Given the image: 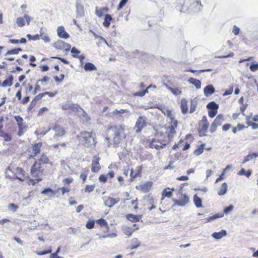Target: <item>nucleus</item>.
I'll return each mask as SVG.
<instances>
[{
	"instance_id": "nucleus-54",
	"label": "nucleus",
	"mask_w": 258,
	"mask_h": 258,
	"mask_svg": "<svg viewBox=\"0 0 258 258\" xmlns=\"http://www.w3.org/2000/svg\"><path fill=\"white\" fill-rule=\"evenodd\" d=\"M41 90L40 85L39 84V82L37 81L34 86L33 90L32 91V94L35 95L38 92Z\"/></svg>"
},
{
	"instance_id": "nucleus-3",
	"label": "nucleus",
	"mask_w": 258,
	"mask_h": 258,
	"mask_svg": "<svg viewBox=\"0 0 258 258\" xmlns=\"http://www.w3.org/2000/svg\"><path fill=\"white\" fill-rule=\"evenodd\" d=\"M5 176L11 180H18L23 182L28 179L29 175L22 167L16 166L14 163H11L6 169Z\"/></svg>"
},
{
	"instance_id": "nucleus-61",
	"label": "nucleus",
	"mask_w": 258,
	"mask_h": 258,
	"mask_svg": "<svg viewBox=\"0 0 258 258\" xmlns=\"http://www.w3.org/2000/svg\"><path fill=\"white\" fill-rule=\"evenodd\" d=\"M128 0H121L119 3L118 6H117V9L118 11L121 10L127 3Z\"/></svg>"
},
{
	"instance_id": "nucleus-13",
	"label": "nucleus",
	"mask_w": 258,
	"mask_h": 258,
	"mask_svg": "<svg viewBox=\"0 0 258 258\" xmlns=\"http://www.w3.org/2000/svg\"><path fill=\"white\" fill-rule=\"evenodd\" d=\"M207 108L208 109V115L210 118L214 117L218 112L219 105L214 101H212L209 103L207 105Z\"/></svg>"
},
{
	"instance_id": "nucleus-24",
	"label": "nucleus",
	"mask_w": 258,
	"mask_h": 258,
	"mask_svg": "<svg viewBox=\"0 0 258 258\" xmlns=\"http://www.w3.org/2000/svg\"><path fill=\"white\" fill-rule=\"evenodd\" d=\"M71 52L73 57L78 58L80 60V61H82L85 58V56L83 54L79 55V54L80 53V51L77 49L75 47H73L71 49Z\"/></svg>"
},
{
	"instance_id": "nucleus-27",
	"label": "nucleus",
	"mask_w": 258,
	"mask_h": 258,
	"mask_svg": "<svg viewBox=\"0 0 258 258\" xmlns=\"http://www.w3.org/2000/svg\"><path fill=\"white\" fill-rule=\"evenodd\" d=\"M215 91V88L212 85H208L204 89V93L205 96H209L213 94Z\"/></svg>"
},
{
	"instance_id": "nucleus-58",
	"label": "nucleus",
	"mask_w": 258,
	"mask_h": 258,
	"mask_svg": "<svg viewBox=\"0 0 258 258\" xmlns=\"http://www.w3.org/2000/svg\"><path fill=\"white\" fill-rule=\"evenodd\" d=\"M26 37L29 40H37L40 39V35H39L38 34H36L35 35L27 34Z\"/></svg>"
},
{
	"instance_id": "nucleus-2",
	"label": "nucleus",
	"mask_w": 258,
	"mask_h": 258,
	"mask_svg": "<svg viewBox=\"0 0 258 258\" xmlns=\"http://www.w3.org/2000/svg\"><path fill=\"white\" fill-rule=\"evenodd\" d=\"M162 112L169 119V121L156 133L170 144L176 134L178 121L171 110L166 109L165 111H162Z\"/></svg>"
},
{
	"instance_id": "nucleus-50",
	"label": "nucleus",
	"mask_w": 258,
	"mask_h": 258,
	"mask_svg": "<svg viewBox=\"0 0 258 258\" xmlns=\"http://www.w3.org/2000/svg\"><path fill=\"white\" fill-rule=\"evenodd\" d=\"M151 87V85L149 86L145 90L142 91H139L134 94L135 96L142 97L144 96L146 93H148V90Z\"/></svg>"
},
{
	"instance_id": "nucleus-20",
	"label": "nucleus",
	"mask_w": 258,
	"mask_h": 258,
	"mask_svg": "<svg viewBox=\"0 0 258 258\" xmlns=\"http://www.w3.org/2000/svg\"><path fill=\"white\" fill-rule=\"evenodd\" d=\"M182 147V151H185L190 147V143L187 141L180 140L177 144L173 146V149H175L176 148Z\"/></svg>"
},
{
	"instance_id": "nucleus-35",
	"label": "nucleus",
	"mask_w": 258,
	"mask_h": 258,
	"mask_svg": "<svg viewBox=\"0 0 258 258\" xmlns=\"http://www.w3.org/2000/svg\"><path fill=\"white\" fill-rule=\"evenodd\" d=\"M189 83L194 85L198 89H200L201 87V82L199 80L195 79L194 78H190L188 79Z\"/></svg>"
},
{
	"instance_id": "nucleus-43",
	"label": "nucleus",
	"mask_w": 258,
	"mask_h": 258,
	"mask_svg": "<svg viewBox=\"0 0 258 258\" xmlns=\"http://www.w3.org/2000/svg\"><path fill=\"white\" fill-rule=\"evenodd\" d=\"M227 190V185L226 183L224 182L221 185L220 190L218 191V194L219 196H222L226 194Z\"/></svg>"
},
{
	"instance_id": "nucleus-45",
	"label": "nucleus",
	"mask_w": 258,
	"mask_h": 258,
	"mask_svg": "<svg viewBox=\"0 0 258 258\" xmlns=\"http://www.w3.org/2000/svg\"><path fill=\"white\" fill-rule=\"evenodd\" d=\"M197 106V101L195 99H191L189 112L192 113L196 110Z\"/></svg>"
},
{
	"instance_id": "nucleus-41",
	"label": "nucleus",
	"mask_w": 258,
	"mask_h": 258,
	"mask_svg": "<svg viewBox=\"0 0 258 258\" xmlns=\"http://www.w3.org/2000/svg\"><path fill=\"white\" fill-rule=\"evenodd\" d=\"M194 202L197 208H201L202 207V200L197 195H195L194 196Z\"/></svg>"
},
{
	"instance_id": "nucleus-26",
	"label": "nucleus",
	"mask_w": 258,
	"mask_h": 258,
	"mask_svg": "<svg viewBox=\"0 0 258 258\" xmlns=\"http://www.w3.org/2000/svg\"><path fill=\"white\" fill-rule=\"evenodd\" d=\"M252 113L245 116L246 122L248 126H251L252 128L255 130L258 128V123L253 122L250 120L252 117Z\"/></svg>"
},
{
	"instance_id": "nucleus-40",
	"label": "nucleus",
	"mask_w": 258,
	"mask_h": 258,
	"mask_svg": "<svg viewBox=\"0 0 258 258\" xmlns=\"http://www.w3.org/2000/svg\"><path fill=\"white\" fill-rule=\"evenodd\" d=\"M141 245V242L140 241L136 238H135L132 239L131 245V249H134L138 248Z\"/></svg>"
},
{
	"instance_id": "nucleus-36",
	"label": "nucleus",
	"mask_w": 258,
	"mask_h": 258,
	"mask_svg": "<svg viewBox=\"0 0 258 258\" xmlns=\"http://www.w3.org/2000/svg\"><path fill=\"white\" fill-rule=\"evenodd\" d=\"M96 223L99 225L101 227H104L107 230V231H108L109 226L105 219L103 218H100L96 221Z\"/></svg>"
},
{
	"instance_id": "nucleus-7",
	"label": "nucleus",
	"mask_w": 258,
	"mask_h": 258,
	"mask_svg": "<svg viewBox=\"0 0 258 258\" xmlns=\"http://www.w3.org/2000/svg\"><path fill=\"white\" fill-rule=\"evenodd\" d=\"M42 147V143L38 142L32 144L31 147L28 148L26 152L28 154V159H34L41 152V149Z\"/></svg>"
},
{
	"instance_id": "nucleus-60",
	"label": "nucleus",
	"mask_w": 258,
	"mask_h": 258,
	"mask_svg": "<svg viewBox=\"0 0 258 258\" xmlns=\"http://www.w3.org/2000/svg\"><path fill=\"white\" fill-rule=\"evenodd\" d=\"M194 7H196V9L198 11H200L201 10L202 5L201 4V2L200 0L196 1L193 4Z\"/></svg>"
},
{
	"instance_id": "nucleus-1",
	"label": "nucleus",
	"mask_w": 258,
	"mask_h": 258,
	"mask_svg": "<svg viewBox=\"0 0 258 258\" xmlns=\"http://www.w3.org/2000/svg\"><path fill=\"white\" fill-rule=\"evenodd\" d=\"M47 165H53V163L50 161L49 157L44 153L35 160L30 168V174L34 179H29V183L32 185L38 183L42 180V177L46 171Z\"/></svg>"
},
{
	"instance_id": "nucleus-21",
	"label": "nucleus",
	"mask_w": 258,
	"mask_h": 258,
	"mask_svg": "<svg viewBox=\"0 0 258 258\" xmlns=\"http://www.w3.org/2000/svg\"><path fill=\"white\" fill-rule=\"evenodd\" d=\"M114 172L112 170L109 171L107 174H100L99 177V181L100 182L105 183L107 181V178L109 177L110 179L114 176Z\"/></svg>"
},
{
	"instance_id": "nucleus-52",
	"label": "nucleus",
	"mask_w": 258,
	"mask_h": 258,
	"mask_svg": "<svg viewBox=\"0 0 258 258\" xmlns=\"http://www.w3.org/2000/svg\"><path fill=\"white\" fill-rule=\"evenodd\" d=\"M61 108L63 110H68V109L74 110L75 108L77 110L78 109V107H75L74 104H66V105H62Z\"/></svg>"
},
{
	"instance_id": "nucleus-5",
	"label": "nucleus",
	"mask_w": 258,
	"mask_h": 258,
	"mask_svg": "<svg viewBox=\"0 0 258 258\" xmlns=\"http://www.w3.org/2000/svg\"><path fill=\"white\" fill-rule=\"evenodd\" d=\"M147 143L149 144V147L152 149L159 151L165 148L169 144L164 139L155 133L154 138L151 140H148Z\"/></svg>"
},
{
	"instance_id": "nucleus-11",
	"label": "nucleus",
	"mask_w": 258,
	"mask_h": 258,
	"mask_svg": "<svg viewBox=\"0 0 258 258\" xmlns=\"http://www.w3.org/2000/svg\"><path fill=\"white\" fill-rule=\"evenodd\" d=\"M147 125L146 117L145 116H140L137 118L134 127L135 132L137 134L141 133Z\"/></svg>"
},
{
	"instance_id": "nucleus-57",
	"label": "nucleus",
	"mask_w": 258,
	"mask_h": 258,
	"mask_svg": "<svg viewBox=\"0 0 258 258\" xmlns=\"http://www.w3.org/2000/svg\"><path fill=\"white\" fill-rule=\"evenodd\" d=\"M95 222L94 220H89L86 225V227L88 229H92L94 227Z\"/></svg>"
},
{
	"instance_id": "nucleus-6",
	"label": "nucleus",
	"mask_w": 258,
	"mask_h": 258,
	"mask_svg": "<svg viewBox=\"0 0 258 258\" xmlns=\"http://www.w3.org/2000/svg\"><path fill=\"white\" fill-rule=\"evenodd\" d=\"M77 139L86 147H90L91 141H94V139L92 136V133L87 131L81 132L77 136Z\"/></svg>"
},
{
	"instance_id": "nucleus-30",
	"label": "nucleus",
	"mask_w": 258,
	"mask_h": 258,
	"mask_svg": "<svg viewBox=\"0 0 258 258\" xmlns=\"http://www.w3.org/2000/svg\"><path fill=\"white\" fill-rule=\"evenodd\" d=\"M180 108L181 112L184 114L188 112L187 101L185 98H182L181 100Z\"/></svg>"
},
{
	"instance_id": "nucleus-16",
	"label": "nucleus",
	"mask_w": 258,
	"mask_h": 258,
	"mask_svg": "<svg viewBox=\"0 0 258 258\" xmlns=\"http://www.w3.org/2000/svg\"><path fill=\"white\" fill-rule=\"evenodd\" d=\"M153 182L148 181L142 183L138 186H136V189L144 193L149 192L152 188Z\"/></svg>"
},
{
	"instance_id": "nucleus-17",
	"label": "nucleus",
	"mask_w": 258,
	"mask_h": 258,
	"mask_svg": "<svg viewBox=\"0 0 258 258\" xmlns=\"http://www.w3.org/2000/svg\"><path fill=\"white\" fill-rule=\"evenodd\" d=\"M145 200L146 201V205L148 207V209L151 211L156 208V201L154 197L151 194L146 195L144 198Z\"/></svg>"
},
{
	"instance_id": "nucleus-49",
	"label": "nucleus",
	"mask_w": 258,
	"mask_h": 258,
	"mask_svg": "<svg viewBox=\"0 0 258 258\" xmlns=\"http://www.w3.org/2000/svg\"><path fill=\"white\" fill-rule=\"evenodd\" d=\"M22 49L20 48H14L10 50H8L5 54V55H11V54H18L20 51H22Z\"/></svg>"
},
{
	"instance_id": "nucleus-12",
	"label": "nucleus",
	"mask_w": 258,
	"mask_h": 258,
	"mask_svg": "<svg viewBox=\"0 0 258 258\" xmlns=\"http://www.w3.org/2000/svg\"><path fill=\"white\" fill-rule=\"evenodd\" d=\"M224 120V115L222 114H219L211 124L210 128L211 133L215 132L217 130V127L222 124Z\"/></svg>"
},
{
	"instance_id": "nucleus-25",
	"label": "nucleus",
	"mask_w": 258,
	"mask_h": 258,
	"mask_svg": "<svg viewBox=\"0 0 258 258\" xmlns=\"http://www.w3.org/2000/svg\"><path fill=\"white\" fill-rule=\"evenodd\" d=\"M142 170V167L141 166L137 167V172L136 173H134V169H132L130 173L131 180L133 181L136 178L141 176Z\"/></svg>"
},
{
	"instance_id": "nucleus-4",
	"label": "nucleus",
	"mask_w": 258,
	"mask_h": 258,
	"mask_svg": "<svg viewBox=\"0 0 258 258\" xmlns=\"http://www.w3.org/2000/svg\"><path fill=\"white\" fill-rule=\"evenodd\" d=\"M108 131H111L113 134V141L114 144H119L126 138L124 125L117 124L110 125L108 127Z\"/></svg>"
},
{
	"instance_id": "nucleus-14",
	"label": "nucleus",
	"mask_w": 258,
	"mask_h": 258,
	"mask_svg": "<svg viewBox=\"0 0 258 258\" xmlns=\"http://www.w3.org/2000/svg\"><path fill=\"white\" fill-rule=\"evenodd\" d=\"M100 157L99 154L93 156L91 165V170L93 173L98 172L101 169V166L99 163Z\"/></svg>"
},
{
	"instance_id": "nucleus-46",
	"label": "nucleus",
	"mask_w": 258,
	"mask_h": 258,
	"mask_svg": "<svg viewBox=\"0 0 258 258\" xmlns=\"http://www.w3.org/2000/svg\"><path fill=\"white\" fill-rule=\"evenodd\" d=\"M80 109H81L83 111L82 114L79 116L80 118L84 121L87 122L89 121L91 119L90 117L83 109H82L81 108H80Z\"/></svg>"
},
{
	"instance_id": "nucleus-48",
	"label": "nucleus",
	"mask_w": 258,
	"mask_h": 258,
	"mask_svg": "<svg viewBox=\"0 0 258 258\" xmlns=\"http://www.w3.org/2000/svg\"><path fill=\"white\" fill-rule=\"evenodd\" d=\"M44 97V93H41L36 95L35 97L33 99L31 104H35L38 101H40L42 99V98Z\"/></svg>"
},
{
	"instance_id": "nucleus-47",
	"label": "nucleus",
	"mask_w": 258,
	"mask_h": 258,
	"mask_svg": "<svg viewBox=\"0 0 258 258\" xmlns=\"http://www.w3.org/2000/svg\"><path fill=\"white\" fill-rule=\"evenodd\" d=\"M85 71H94L96 70V67L91 62H87L84 66Z\"/></svg>"
},
{
	"instance_id": "nucleus-55",
	"label": "nucleus",
	"mask_w": 258,
	"mask_h": 258,
	"mask_svg": "<svg viewBox=\"0 0 258 258\" xmlns=\"http://www.w3.org/2000/svg\"><path fill=\"white\" fill-rule=\"evenodd\" d=\"M230 168V166L229 165L227 166L223 170L222 174L219 176V177L218 178H217L216 179L215 182H218L219 181H220L222 179H223V176L225 174V171H226V170H227L228 168Z\"/></svg>"
},
{
	"instance_id": "nucleus-22",
	"label": "nucleus",
	"mask_w": 258,
	"mask_h": 258,
	"mask_svg": "<svg viewBox=\"0 0 258 258\" xmlns=\"http://www.w3.org/2000/svg\"><path fill=\"white\" fill-rule=\"evenodd\" d=\"M174 191V188H166L162 192L161 194V202L165 198H170L173 196V192Z\"/></svg>"
},
{
	"instance_id": "nucleus-18",
	"label": "nucleus",
	"mask_w": 258,
	"mask_h": 258,
	"mask_svg": "<svg viewBox=\"0 0 258 258\" xmlns=\"http://www.w3.org/2000/svg\"><path fill=\"white\" fill-rule=\"evenodd\" d=\"M120 200L119 198H114L111 197H108L105 198L104 201V204L106 206L111 208L118 203Z\"/></svg>"
},
{
	"instance_id": "nucleus-62",
	"label": "nucleus",
	"mask_w": 258,
	"mask_h": 258,
	"mask_svg": "<svg viewBox=\"0 0 258 258\" xmlns=\"http://www.w3.org/2000/svg\"><path fill=\"white\" fill-rule=\"evenodd\" d=\"M64 78V75L63 74H61L60 75V77H58V76H56L54 77V79L55 81L58 83H61L63 81Z\"/></svg>"
},
{
	"instance_id": "nucleus-56",
	"label": "nucleus",
	"mask_w": 258,
	"mask_h": 258,
	"mask_svg": "<svg viewBox=\"0 0 258 258\" xmlns=\"http://www.w3.org/2000/svg\"><path fill=\"white\" fill-rule=\"evenodd\" d=\"M19 208V207L18 205H15V204H13V203H11V204H10L9 205H8V209L13 211V212H16L18 209Z\"/></svg>"
},
{
	"instance_id": "nucleus-10",
	"label": "nucleus",
	"mask_w": 258,
	"mask_h": 258,
	"mask_svg": "<svg viewBox=\"0 0 258 258\" xmlns=\"http://www.w3.org/2000/svg\"><path fill=\"white\" fill-rule=\"evenodd\" d=\"M209 126V123L208 121L206 116L202 117V120L199 122V127L198 128L199 136L204 137L207 136V133Z\"/></svg>"
},
{
	"instance_id": "nucleus-37",
	"label": "nucleus",
	"mask_w": 258,
	"mask_h": 258,
	"mask_svg": "<svg viewBox=\"0 0 258 258\" xmlns=\"http://www.w3.org/2000/svg\"><path fill=\"white\" fill-rule=\"evenodd\" d=\"M227 234L226 231L225 230H222L218 232H214L212 234V236L216 239H219Z\"/></svg>"
},
{
	"instance_id": "nucleus-59",
	"label": "nucleus",
	"mask_w": 258,
	"mask_h": 258,
	"mask_svg": "<svg viewBox=\"0 0 258 258\" xmlns=\"http://www.w3.org/2000/svg\"><path fill=\"white\" fill-rule=\"evenodd\" d=\"M131 204L133 206V210L136 211L138 209V202L137 198H136L135 200H133L131 201Z\"/></svg>"
},
{
	"instance_id": "nucleus-38",
	"label": "nucleus",
	"mask_w": 258,
	"mask_h": 258,
	"mask_svg": "<svg viewBox=\"0 0 258 258\" xmlns=\"http://www.w3.org/2000/svg\"><path fill=\"white\" fill-rule=\"evenodd\" d=\"M112 20V18L111 16L109 14H106L105 16L104 22L103 23V25L106 28H108L110 25L111 21Z\"/></svg>"
},
{
	"instance_id": "nucleus-29",
	"label": "nucleus",
	"mask_w": 258,
	"mask_h": 258,
	"mask_svg": "<svg viewBox=\"0 0 258 258\" xmlns=\"http://www.w3.org/2000/svg\"><path fill=\"white\" fill-rule=\"evenodd\" d=\"M53 130L56 132V135L58 137H61L66 134L65 130L59 125H55Z\"/></svg>"
},
{
	"instance_id": "nucleus-33",
	"label": "nucleus",
	"mask_w": 258,
	"mask_h": 258,
	"mask_svg": "<svg viewBox=\"0 0 258 258\" xmlns=\"http://www.w3.org/2000/svg\"><path fill=\"white\" fill-rule=\"evenodd\" d=\"M205 146V144L203 143L197 147V148L194 151V155L199 156L201 155L204 151Z\"/></svg>"
},
{
	"instance_id": "nucleus-44",
	"label": "nucleus",
	"mask_w": 258,
	"mask_h": 258,
	"mask_svg": "<svg viewBox=\"0 0 258 258\" xmlns=\"http://www.w3.org/2000/svg\"><path fill=\"white\" fill-rule=\"evenodd\" d=\"M165 87L168 90L170 91L175 95H180L182 92L178 88H173L168 86L167 85H165Z\"/></svg>"
},
{
	"instance_id": "nucleus-31",
	"label": "nucleus",
	"mask_w": 258,
	"mask_h": 258,
	"mask_svg": "<svg viewBox=\"0 0 258 258\" xmlns=\"http://www.w3.org/2000/svg\"><path fill=\"white\" fill-rule=\"evenodd\" d=\"M108 11L109 9L107 7H104L101 8L96 7L95 9V14L98 17H101L102 16H103L104 13L108 12Z\"/></svg>"
},
{
	"instance_id": "nucleus-9",
	"label": "nucleus",
	"mask_w": 258,
	"mask_h": 258,
	"mask_svg": "<svg viewBox=\"0 0 258 258\" xmlns=\"http://www.w3.org/2000/svg\"><path fill=\"white\" fill-rule=\"evenodd\" d=\"M14 118L16 120L17 125L18 127L17 136L18 137H21L24 135L25 132L27 131V126L26 122L24 121V119L20 115H14Z\"/></svg>"
},
{
	"instance_id": "nucleus-42",
	"label": "nucleus",
	"mask_w": 258,
	"mask_h": 258,
	"mask_svg": "<svg viewBox=\"0 0 258 258\" xmlns=\"http://www.w3.org/2000/svg\"><path fill=\"white\" fill-rule=\"evenodd\" d=\"M126 217L128 220L132 222H138L140 220V216L136 215L129 214L127 215Z\"/></svg>"
},
{
	"instance_id": "nucleus-34",
	"label": "nucleus",
	"mask_w": 258,
	"mask_h": 258,
	"mask_svg": "<svg viewBox=\"0 0 258 258\" xmlns=\"http://www.w3.org/2000/svg\"><path fill=\"white\" fill-rule=\"evenodd\" d=\"M258 156V152L257 153H252L248 154V155L245 156L244 157L243 160L242 161V163L244 164L246 162L254 159H256Z\"/></svg>"
},
{
	"instance_id": "nucleus-23",
	"label": "nucleus",
	"mask_w": 258,
	"mask_h": 258,
	"mask_svg": "<svg viewBox=\"0 0 258 258\" xmlns=\"http://www.w3.org/2000/svg\"><path fill=\"white\" fill-rule=\"evenodd\" d=\"M57 33L60 38L68 39L70 37V35L66 31L63 26H59L57 28Z\"/></svg>"
},
{
	"instance_id": "nucleus-28",
	"label": "nucleus",
	"mask_w": 258,
	"mask_h": 258,
	"mask_svg": "<svg viewBox=\"0 0 258 258\" xmlns=\"http://www.w3.org/2000/svg\"><path fill=\"white\" fill-rule=\"evenodd\" d=\"M14 80V77L13 75L9 76L6 79H5L2 83V87H10L13 85Z\"/></svg>"
},
{
	"instance_id": "nucleus-32",
	"label": "nucleus",
	"mask_w": 258,
	"mask_h": 258,
	"mask_svg": "<svg viewBox=\"0 0 258 258\" xmlns=\"http://www.w3.org/2000/svg\"><path fill=\"white\" fill-rule=\"evenodd\" d=\"M128 112V110H127V109H122L120 110H118L116 109L111 113V116L121 117L122 114Z\"/></svg>"
},
{
	"instance_id": "nucleus-63",
	"label": "nucleus",
	"mask_w": 258,
	"mask_h": 258,
	"mask_svg": "<svg viewBox=\"0 0 258 258\" xmlns=\"http://www.w3.org/2000/svg\"><path fill=\"white\" fill-rule=\"evenodd\" d=\"M233 91V86H231L229 87V88L227 90H226L224 93H223V95L224 96L230 95L232 93Z\"/></svg>"
},
{
	"instance_id": "nucleus-19",
	"label": "nucleus",
	"mask_w": 258,
	"mask_h": 258,
	"mask_svg": "<svg viewBox=\"0 0 258 258\" xmlns=\"http://www.w3.org/2000/svg\"><path fill=\"white\" fill-rule=\"evenodd\" d=\"M30 20V17L27 15H25L23 17L18 18L17 19L16 23L18 26L22 27L25 25L26 21L27 25H29Z\"/></svg>"
},
{
	"instance_id": "nucleus-64",
	"label": "nucleus",
	"mask_w": 258,
	"mask_h": 258,
	"mask_svg": "<svg viewBox=\"0 0 258 258\" xmlns=\"http://www.w3.org/2000/svg\"><path fill=\"white\" fill-rule=\"evenodd\" d=\"M247 104L246 103H245V104H242L241 105V106H240V113L243 115V116H246V115H245V113H244V111L245 110H246V109L247 108Z\"/></svg>"
},
{
	"instance_id": "nucleus-51",
	"label": "nucleus",
	"mask_w": 258,
	"mask_h": 258,
	"mask_svg": "<svg viewBox=\"0 0 258 258\" xmlns=\"http://www.w3.org/2000/svg\"><path fill=\"white\" fill-rule=\"evenodd\" d=\"M0 137H2L4 139V141L6 142H10L12 140V136L6 133H5L4 132Z\"/></svg>"
},
{
	"instance_id": "nucleus-53",
	"label": "nucleus",
	"mask_w": 258,
	"mask_h": 258,
	"mask_svg": "<svg viewBox=\"0 0 258 258\" xmlns=\"http://www.w3.org/2000/svg\"><path fill=\"white\" fill-rule=\"evenodd\" d=\"M95 187V184L86 185L84 188V191L85 192L90 193L94 190Z\"/></svg>"
},
{
	"instance_id": "nucleus-8",
	"label": "nucleus",
	"mask_w": 258,
	"mask_h": 258,
	"mask_svg": "<svg viewBox=\"0 0 258 258\" xmlns=\"http://www.w3.org/2000/svg\"><path fill=\"white\" fill-rule=\"evenodd\" d=\"M14 118L16 120L17 125L18 127L17 136L18 137H21L24 135L25 132L27 131V126L26 122L24 121V119L20 115H14Z\"/></svg>"
},
{
	"instance_id": "nucleus-39",
	"label": "nucleus",
	"mask_w": 258,
	"mask_h": 258,
	"mask_svg": "<svg viewBox=\"0 0 258 258\" xmlns=\"http://www.w3.org/2000/svg\"><path fill=\"white\" fill-rule=\"evenodd\" d=\"M182 199L180 200L179 201H177V202L176 203L179 206H184L185 204H186L188 201H189V198L188 196H186L185 195H182Z\"/></svg>"
},
{
	"instance_id": "nucleus-15",
	"label": "nucleus",
	"mask_w": 258,
	"mask_h": 258,
	"mask_svg": "<svg viewBox=\"0 0 258 258\" xmlns=\"http://www.w3.org/2000/svg\"><path fill=\"white\" fill-rule=\"evenodd\" d=\"M53 47L57 50L68 51L71 49V46L61 40H58L53 44Z\"/></svg>"
}]
</instances>
